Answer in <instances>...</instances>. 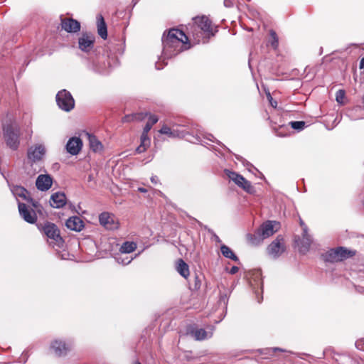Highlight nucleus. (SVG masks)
Returning a JSON list of instances; mask_svg holds the SVG:
<instances>
[{
  "label": "nucleus",
  "instance_id": "nucleus-1",
  "mask_svg": "<svg viewBox=\"0 0 364 364\" xmlns=\"http://www.w3.org/2000/svg\"><path fill=\"white\" fill-rule=\"evenodd\" d=\"M193 31L192 34L198 43H208L210 38L215 36L218 31L217 28L213 26L211 21L207 16H197L193 18Z\"/></svg>",
  "mask_w": 364,
  "mask_h": 364
},
{
  "label": "nucleus",
  "instance_id": "nucleus-2",
  "mask_svg": "<svg viewBox=\"0 0 364 364\" xmlns=\"http://www.w3.org/2000/svg\"><path fill=\"white\" fill-rule=\"evenodd\" d=\"M186 42H181L180 41L174 40V42L171 41L163 43V56L162 59L160 58L155 64L157 70L163 69L166 63L162 64V60L170 58L183 50L184 43Z\"/></svg>",
  "mask_w": 364,
  "mask_h": 364
},
{
  "label": "nucleus",
  "instance_id": "nucleus-3",
  "mask_svg": "<svg viewBox=\"0 0 364 364\" xmlns=\"http://www.w3.org/2000/svg\"><path fill=\"white\" fill-rule=\"evenodd\" d=\"M274 228V222L267 221L260 226L255 235H248L247 238L252 245H257L262 240L269 237L275 232Z\"/></svg>",
  "mask_w": 364,
  "mask_h": 364
},
{
  "label": "nucleus",
  "instance_id": "nucleus-4",
  "mask_svg": "<svg viewBox=\"0 0 364 364\" xmlns=\"http://www.w3.org/2000/svg\"><path fill=\"white\" fill-rule=\"evenodd\" d=\"M43 232L50 240L49 242L53 246L62 247L63 246L64 240L60 235V230L55 225L52 223H46L43 228Z\"/></svg>",
  "mask_w": 364,
  "mask_h": 364
},
{
  "label": "nucleus",
  "instance_id": "nucleus-5",
  "mask_svg": "<svg viewBox=\"0 0 364 364\" xmlns=\"http://www.w3.org/2000/svg\"><path fill=\"white\" fill-rule=\"evenodd\" d=\"M19 129L12 125L4 127V136L6 144L11 149L16 150L19 145Z\"/></svg>",
  "mask_w": 364,
  "mask_h": 364
},
{
  "label": "nucleus",
  "instance_id": "nucleus-6",
  "mask_svg": "<svg viewBox=\"0 0 364 364\" xmlns=\"http://www.w3.org/2000/svg\"><path fill=\"white\" fill-rule=\"evenodd\" d=\"M56 102L59 108L65 112H70L75 107V100L70 92L66 90H62L57 93Z\"/></svg>",
  "mask_w": 364,
  "mask_h": 364
},
{
  "label": "nucleus",
  "instance_id": "nucleus-7",
  "mask_svg": "<svg viewBox=\"0 0 364 364\" xmlns=\"http://www.w3.org/2000/svg\"><path fill=\"white\" fill-rule=\"evenodd\" d=\"M353 256L350 251L345 247H339L331 249L325 255V260L330 262H340Z\"/></svg>",
  "mask_w": 364,
  "mask_h": 364
},
{
  "label": "nucleus",
  "instance_id": "nucleus-8",
  "mask_svg": "<svg viewBox=\"0 0 364 364\" xmlns=\"http://www.w3.org/2000/svg\"><path fill=\"white\" fill-rule=\"evenodd\" d=\"M268 254L273 258L279 257L284 251L285 245L284 238L282 235H278L276 239L271 242L267 247Z\"/></svg>",
  "mask_w": 364,
  "mask_h": 364
},
{
  "label": "nucleus",
  "instance_id": "nucleus-9",
  "mask_svg": "<svg viewBox=\"0 0 364 364\" xmlns=\"http://www.w3.org/2000/svg\"><path fill=\"white\" fill-rule=\"evenodd\" d=\"M311 242L312 239L308 232V228L307 226H304V232H302V238L300 239L299 237H295V242L299 247V252L302 254L306 253L310 248Z\"/></svg>",
  "mask_w": 364,
  "mask_h": 364
},
{
  "label": "nucleus",
  "instance_id": "nucleus-10",
  "mask_svg": "<svg viewBox=\"0 0 364 364\" xmlns=\"http://www.w3.org/2000/svg\"><path fill=\"white\" fill-rule=\"evenodd\" d=\"M18 208L21 217L27 223L33 224L37 220V215L33 209L29 208L25 203L18 202Z\"/></svg>",
  "mask_w": 364,
  "mask_h": 364
},
{
  "label": "nucleus",
  "instance_id": "nucleus-11",
  "mask_svg": "<svg viewBox=\"0 0 364 364\" xmlns=\"http://www.w3.org/2000/svg\"><path fill=\"white\" fill-rule=\"evenodd\" d=\"M95 37L90 33H83L78 38V48L85 53H89L94 47Z\"/></svg>",
  "mask_w": 364,
  "mask_h": 364
},
{
  "label": "nucleus",
  "instance_id": "nucleus-12",
  "mask_svg": "<svg viewBox=\"0 0 364 364\" xmlns=\"http://www.w3.org/2000/svg\"><path fill=\"white\" fill-rule=\"evenodd\" d=\"M213 327H211L210 331H206L203 328H198L195 326H191L188 329L187 333L196 341H202L208 338H211L213 336Z\"/></svg>",
  "mask_w": 364,
  "mask_h": 364
},
{
  "label": "nucleus",
  "instance_id": "nucleus-13",
  "mask_svg": "<svg viewBox=\"0 0 364 364\" xmlns=\"http://www.w3.org/2000/svg\"><path fill=\"white\" fill-rule=\"evenodd\" d=\"M100 224L107 230H115L119 228V223L115 221V218L113 215L109 213L104 212L99 216Z\"/></svg>",
  "mask_w": 364,
  "mask_h": 364
},
{
  "label": "nucleus",
  "instance_id": "nucleus-14",
  "mask_svg": "<svg viewBox=\"0 0 364 364\" xmlns=\"http://www.w3.org/2000/svg\"><path fill=\"white\" fill-rule=\"evenodd\" d=\"M174 40L180 41L181 42H187L188 37L182 31L179 29L171 28L168 31L167 36H164L162 38L163 43L171 41L174 42Z\"/></svg>",
  "mask_w": 364,
  "mask_h": 364
},
{
  "label": "nucleus",
  "instance_id": "nucleus-15",
  "mask_svg": "<svg viewBox=\"0 0 364 364\" xmlns=\"http://www.w3.org/2000/svg\"><path fill=\"white\" fill-rule=\"evenodd\" d=\"M46 153V148L43 144L31 146L28 150V159L32 162L40 161Z\"/></svg>",
  "mask_w": 364,
  "mask_h": 364
},
{
  "label": "nucleus",
  "instance_id": "nucleus-16",
  "mask_svg": "<svg viewBox=\"0 0 364 364\" xmlns=\"http://www.w3.org/2000/svg\"><path fill=\"white\" fill-rule=\"evenodd\" d=\"M82 141L79 137H71L66 144L67 151L72 155H77L81 150Z\"/></svg>",
  "mask_w": 364,
  "mask_h": 364
},
{
  "label": "nucleus",
  "instance_id": "nucleus-17",
  "mask_svg": "<svg viewBox=\"0 0 364 364\" xmlns=\"http://www.w3.org/2000/svg\"><path fill=\"white\" fill-rule=\"evenodd\" d=\"M53 179L48 174H41L38 176L36 186L40 191H45L50 189L52 186Z\"/></svg>",
  "mask_w": 364,
  "mask_h": 364
},
{
  "label": "nucleus",
  "instance_id": "nucleus-18",
  "mask_svg": "<svg viewBox=\"0 0 364 364\" xmlns=\"http://www.w3.org/2000/svg\"><path fill=\"white\" fill-rule=\"evenodd\" d=\"M62 28L68 33H77L80 30V23L73 18H65L62 20Z\"/></svg>",
  "mask_w": 364,
  "mask_h": 364
},
{
  "label": "nucleus",
  "instance_id": "nucleus-19",
  "mask_svg": "<svg viewBox=\"0 0 364 364\" xmlns=\"http://www.w3.org/2000/svg\"><path fill=\"white\" fill-rule=\"evenodd\" d=\"M71 345L66 344L61 340H55L51 344V348L54 350L56 355L61 356L66 355L70 350Z\"/></svg>",
  "mask_w": 364,
  "mask_h": 364
},
{
  "label": "nucleus",
  "instance_id": "nucleus-20",
  "mask_svg": "<svg viewBox=\"0 0 364 364\" xmlns=\"http://www.w3.org/2000/svg\"><path fill=\"white\" fill-rule=\"evenodd\" d=\"M65 225L71 230L80 232L84 227V223L80 217L73 216L66 220Z\"/></svg>",
  "mask_w": 364,
  "mask_h": 364
},
{
  "label": "nucleus",
  "instance_id": "nucleus-21",
  "mask_svg": "<svg viewBox=\"0 0 364 364\" xmlns=\"http://www.w3.org/2000/svg\"><path fill=\"white\" fill-rule=\"evenodd\" d=\"M50 204L55 208H63L66 204V196L65 193L61 192L53 193L50 197Z\"/></svg>",
  "mask_w": 364,
  "mask_h": 364
},
{
  "label": "nucleus",
  "instance_id": "nucleus-22",
  "mask_svg": "<svg viewBox=\"0 0 364 364\" xmlns=\"http://www.w3.org/2000/svg\"><path fill=\"white\" fill-rule=\"evenodd\" d=\"M88 68L99 74H107L108 73V68L106 64L102 62L100 57L97 58L96 60H93L88 65Z\"/></svg>",
  "mask_w": 364,
  "mask_h": 364
},
{
  "label": "nucleus",
  "instance_id": "nucleus-23",
  "mask_svg": "<svg viewBox=\"0 0 364 364\" xmlns=\"http://www.w3.org/2000/svg\"><path fill=\"white\" fill-rule=\"evenodd\" d=\"M159 132L162 134L167 135L168 137L171 138H181L183 137L185 135L183 131H180L177 128L175 129L174 127L173 128H171L166 124L162 126V127L159 130Z\"/></svg>",
  "mask_w": 364,
  "mask_h": 364
},
{
  "label": "nucleus",
  "instance_id": "nucleus-24",
  "mask_svg": "<svg viewBox=\"0 0 364 364\" xmlns=\"http://www.w3.org/2000/svg\"><path fill=\"white\" fill-rule=\"evenodd\" d=\"M11 191L16 198H21L28 202H33L32 198L28 196V192L23 187L14 186L11 187Z\"/></svg>",
  "mask_w": 364,
  "mask_h": 364
},
{
  "label": "nucleus",
  "instance_id": "nucleus-25",
  "mask_svg": "<svg viewBox=\"0 0 364 364\" xmlns=\"http://www.w3.org/2000/svg\"><path fill=\"white\" fill-rule=\"evenodd\" d=\"M97 26L99 36L104 40L107 38V29L105 19L101 14L97 16Z\"/></svg>",
  "mask_w": 364,
  "mask_h": 364
},
{
  "label": "nucleus",
  "instance_id": "nucleus-26",
  "mask_svg": "<svg viewBox=\"0 0 364 364\" xmlns=\"http://www.w3.org/2000/svg\"><path fill=\"white\" fill-rule=\"evenodd\" d=\"M90 149L94 152H100L103 150V145L101 141L95 136L87 134Z\"/></svg>",
  "mask_w": 364,
  "mask_h": 364
},
{
  "label": "nucleus",
  "instance_id": "nucleus-27",
  "mask_svg": "<svg viewBox=\"0 0 364 364\" xmlns=\"http://www.w3.org/2000/svg\"><path fill=\"white\" fill-rule=\"evenodd\" d=\"M176 270L184 278H187L189 276L188 265L182 259H179L177 261Z\"/></svg>",
  "mask_w": 364,
  "mask_h": 364
},
{
  "label": "nucleus",
  "instance_id": "nucleus-28",
  "mask_svg": "<svg viewBox=\"0 0 364 364\" xmlns=\"http://www.w3.org/2000/svg\"><path fill=\"white\" fill-rule=\"evenodd\" d=\"M150 144V139L148 137V132H144L143 130V132L141 136V144L136 149V152L138 154H141L144 152L146 148Z\"/></svg>",
  "mask_w": 364,
  "mask_h": 364
},
{
  "label": "nucleus",
  "instance_id": "nucleus-29",
  "mask_svg": "<svg viewBox=\"0 0 364 364\" xmlns=\"http://www.w3.org/2000/svg\"><path fill=\"white\" fill-rule=\"evenodd\" d=\"M220 251L222 255L228 259H230L235 262L239 261L237 255L233 252V251L227 245H222L220 247Z\"/></svg>",
  "mask_w": 364,
  "mask_h": 364
},
{
  "label": "nucleus",
  "instance_id": "nucleus-30",
  "mask_svg": "<svg viewBox=\"0 0 364 364\" xmlns=\"http://www.w3.org/2000/svg\"><path fill=\"white\" fill-rule=\"evenodd\" d=\"M225 172L228 178L239 187L241 186L242 183L244 182L245 178L242 175L229 170H225Z\"/></svg>",
  "mask_w": 364,
  "mask_h": 364
},
{
  "label": "nucleus",
  "instance_id": "nucleus-31",
  "mask_svg": "<svg viewBox=\"0 0 364 364\" xmlns=\"http://www.w3.org/2000/svg\"><path fill=\"white\" fill-rule=\"evenodd\" d=\"M136 249V244L134 242H124L120 247L119 251L122 254H129Z\"/></svg>",
  "mask_w": 364,
  "mask_h": 364
},
{
  "label": "nucleus",
  "instance_id": "nucleus-32",
  "mask_svg": "<svg viewBox=\"0 0 364 364\" xmlns=\"http://www.w3.org/2000/svg\"><path fill=\"white\" fill-rule=\"evenodd\" d=\"M159 120V118L155 115H150L145 127H144V132H149L154 124Z\"/></svg>",
  "mask_w": 364,
  "mask_h": 364
},
{
  "label": "nucleus",
  "instance_id": "nucleus-33",
  "mask_svg": "<svg viewBox=\"0 0 364 364\" xmlns=\"http://www.w3.org/2000/svg\"><path fill=\"white\" fill-rule=\"evenodd\" d=\"M240 187L247 193H252L254 192V187L252 186L251 183L246 180L245 178L244 179V182L242 183L241 186H240Z\"/></svg>",
  "mask_w": 364,
  "mask_h": 364
},
{
  "label": "nucleus",
  "instance_id": "nucleus-34",
  "mask_svg": "<svg viewBox=\"0 0 364 364\" xmlns=\"http://www.w3.org/2000/svg\"><path fill=\"white\" fill-rule=\"evenodd\" d=\"M289 124L292 129L298 131H301L305 127V122L303 121H293Z\"/></svg>",
  "mask_w": 364,
  "mask_h": 364
},
{
  "label": "nucleus",
  "instance_id": "nucleus-35",
  "mask_svg": "<svg viewBox=\"0 0 364 364\" xmlns=\"http://www.w3.org/2000/svg\"><path fill=\"white\" fill-rule=\"evenodd\" d=\"M270 44L274 49H276L278 47L279 41L277 33L273 30L270 31Z\"/></svg>",
  "mask_w": 364,
  "mask_h": 364
},
{
  "label": "nucleus",
  "instance_id": "nucleus-36",
  "mask_svg": "<svg viewBox=\"0 0 364 364\" xmlns=\"http://www.w3.org/2000/svg\"><path fill=\"white\" fill-rule=\"evenodd\" d=\"M345 97V92L343 90H339L336 92V99L338 103H342Z\"/></svg>",
  "mask_w": 364,
  "mask_h": 364
},
{
  "label": "nucleus",
  "instance_id": "nucleus-37",
  "mask_svg": "<svg viewBox=\"0 0 364 364\" xmlns=\"http://www.w3.org/2000/svg\"><path fill=\"white\" fill-rule=\"evenodd\" d=\"M117 262L119 264H122L123 265H126L129 264L133 258H129L128 257H126L125 258H122L121 257H117Z\"/></svg>",
  "mask_w": 364,
  "mask_h": 364
},
{
  "label": "nucleus",
  "instance_id": "nucleus-38",
  "mask_svg": "<svg viewBox=\"0 0 364 364\" xmlns=\"http://www.w3.org/2000/svg\"><path fill=\"white\" fill-rule=\"evenodd\" d=\"M134 119H140V114H134V115H126L123 117L122 122H128L131 120H133Z\"/></svg>",
  "mask_w": 364,
  "mask_h": 364
},
{
  "label": "nucleus",
  "instance_id": "nucleus-39",
  "mask_svg": "<svg viewBox=\"0 0 364 364\" xmlns=\"http://www.w3.org/2000/svg\"><path fill=\"white\" fill-rule=\"evenodd\" d=\"M267 97L269 100V102H270V105H272V107H276L277 106V102L276 101L273 100V99L269 93L267 95Z\"/></svg>",
  "mask_w": 364,
  "mask_h": 364
},
{
  "label": "nucleus",
  "instance_id": "nucleus-40",
  "mask_svg": "<svg viewBox=\"0 0 364 364\" xmlns=\"http://www.w3.org/2000/svg\"><path fill=\"white\" fill-rule=\"evenodd\" d=\"M220 303L223 302L225 305L227 304V302H228V297H227L226 294L220 296Z\"/></svg>",
  "mask_w": 364,
  "mask_h": 364
},
{
  "label": "nucleus",
  "instance_id": "nucleus-41",
  "mask_svg": "<svg viewBox=\"0 0 364 364\" xmlns=\"http://www.w3.org/2000/svg\"><path fill=\"white\" fill-rule=\"evenodd\" d=\"M239 270V268L236 266H233L231 267V269H230L229 272L230 274H236Z\"/></svg>",
  "mask_w": 364,
  "mask_h": 364
},
{
  "label": "nucleus",
  "instance_id": "nucleus-42",
  "mask_svg": "<svg viewBox=\"0 0 364 364\" xmlns=\"http://www.w3.org/2000/svg\"><path fill=\"white\" fill-rule=\"evenodd\" d=\"M224 5L225 7H231L233 4L231 0H224Z\"/></svg>",
  "mask_w": 364,
  "mask_h": 364
},
{
  "label": "nucleus",
  "instance_id": "nucleus-43",
  "mask_svg": "<svg viewBox=\"0 0 364 364\" xmlns=\"http://www.w3.org/2000/svg\"><path fill=\"white\" fill-rule=\"evenodd\" d=\"M151 181L153 183H157L158 181H159V179H158V177L156 176H153L151 177Z\"/></svg>",
  "mask_w": 364,
  "mask_h": 364
},
{
  "label": "nucleus",
  "instance_id": "nucleus-44",
  "mask_svg": "<svg viewBox=\"0 0 364 364\" xmlns=\"http://www.w3.org/2000/svg\"><path fill=\"white\" fill-rule=\"evenodd\" d=\"M213 238H214V240H215V241L216 242H221L220 239L219 238V237L216 234H213Z\"/></svg>",
  "mask_w": 364,
  "mask_h": 364
},
{
  "label": "nucleus",
  "instance_id": "nucleus-45",
  "mask_svg": "<svg viewBox=\"0 0 364 364\" xmlns=\"http://www.w3.org/2000/svg\"><path fill=\"white\" fill-rule=\"evenodd\" d=\"M138 191H139L141 193H146L147 189L142 188V187H139V188H138Z\"/></svg>",
  "mask_w": 364,
  "mask_h": 364
},
{
  "label": "nucleus",
  "instance_id": "nucleus-46",
  "mask_svg": "<svg viewBox=\"0 0 364 364\" xmlns=\"http://www.w3.org/2000/svg\"><path fill=\"white\" fill-rule=\"evenodd\" d=\"M208 139L211 141H215V137L212 134H208Z\"/></svg>",
  "mask_w": 364,
  "mask_h": 364
},
{
  "label": "nucleus",
  "instance_id": "nucleus-47",
  "mask_svg": "<svg viewBox=\"0 0 364 364\" xmlns=\"http://www.w3.org/2000/svg\"><path fill=\"white\" fill-rule=\"evenodd\" d=\"M360 68H364V58L360 60Z\"/></svg>",
  "mask_w": 364,
  "mask_h": 364
},
{
  "label": "nucleus",
  "instance_id": "nucleus-48",
  "mask_svg": "<svg viewBox=\"0 0 364 364\" xmlns=\"http://www.w3.org/2000/svg\"><path fill=\"white\" fill-rule=\"evenodd\" d=\"M300 225L302 228V230L304 231V226H306V225L304 224V223L301 220H300Z\"/></svg>",
  "mask_w": 364,
  "mask_h": 364
},
{
  "label": "nucleus",
  "instance_id": "nucleus-49",
  "mask_svg": "<svg viewBox=\"0 0 364 364\" xmlns=\"http://www.w3.org/2000/svg\"><path fill=\"white\" fill-rule=\"evenodd\" d=\"M272 350L273 351H277V350H279V351H284L282 349L279 348H272Z\"/></svg>",
  "mask_w": 364,
  "mask_h": 364
},
{
  "label": "nucleus",
  "instance_id": "nucleus-50",
  "mask_svg": "<svg viewBox=\"0 0 364 364\" xmlns=\"http://www.w3.org/2000/svg\"><path fill=\"white\" fill-rule=\"evenodd\" d=\"M89 180H90V181H91V180H92V176H91V175H90V176H89Z\"/></svg>",
  "mask_w": 364,
  "mask_h": 364
},
{
  "label": "nucleus",
  "instance_id": "nucleus-51",
  "mask_svg": "<svg viewBox=\"0 0 364 364\" xmlns=\"http://www.w3.org/2000/svg\"><path fill=\"white\" fill-rule=\"evenodd\" d=\"M262 300V297L261 298V299H258V303H260Z\"/></svg>",
  "mask_w": 364,
  "mask_h": 364
},
{
  "label": "nucleus",
  "instance_id": "nucleus-52",
  "mask_svg": "<svg viewBox=\"0 0 364 364\" xmlns=\"http://www.w3.org/2000/svg\"><path fill=\"white\" fill-rule=\"evenodd\" d=\"M134 364H141V363H139V362H138V361H136V362H135Z\"/></svg>",
  "mask_w": 364,
  "mask_h": 364
},
{
  "label": "nucleus",
  "instance_id": "nucleus-53",
  "mask_svg": "<svg viewBox=\"0 0 364 364\" xmlns=\"http://www.w3.org/2000/svg\"><path fill=\"white\" fill-rule=\"evenodd\" d=\"M33 205L34 207H36V203H35L34 202H33Z\"/></svg>",
  "mask_w": 364,
  "mask_h": 364
}]
</instances>
